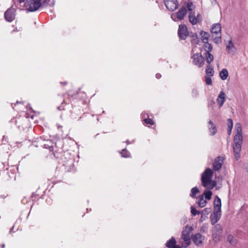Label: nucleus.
<instances>
[{"mask_svg": "<svg viewBox=\"0 0 248 248\" xmlns=\"http://www.w3.org/2000/svg\"><path fill=\"white\" fill-rule=\"evenodd\" d=\"M235 134L233 138V151L235 158L238 160L241 156L243 135L241 124L237 123L235 125Z\"/></svg>", "mask_w": 248, "mask_h": 248, "instance_id": "1", "label": "nucleus"}, {"mask_svg": "<svg viewBox=\"0 0 248 248\" xmlns=\"http://www.w3.org/2000/svg\"><path fill=\"white\" fill-rule=\"evenodd\" d=\"M214 171H204L202 175V182L204 187L212 189L217 185L215 181L212 180Z\"/></svg>", "mask_w": 248, "mask_h": 248, "instance_id": "2", "label": "nucleus"}, {"mask_svg": "<svg viewBox=\"0 0 248 248\" xmlns=\"http://www.w3.org/2000/svg\"><path fill=\"white\" fill-rule=\"evenodd\" d=\"M192 230L191 227L186 226L183 231L179 242L182 247L186 248L189 246L191 242L190 235Z\"/></svg>", "mask_w": 248, "mask_h": 248, "instance_id": "3", "label": "nucleus"}, {"mask_svg": "<svg viewBox=\"0 0 248 248\" xmlns=\"http://www.w3.org/2000/svg\"><path fill=\"white\" fill-rule=\"evenodd\" d=\"M211 33L214 42L219 43L221 42V26L220 24H216L213 25L211 29Z\"/></svg>", "mask_w": 248, "mask_h": 248, "instance_id": "4", "label": "nucleus"}, {"mask_svg": "<svg viewBox=\"0 0 248 248\" xmlns=\"http://www.w3.org/2000/svg\"><path fill=\"white\" fill-rule=\"evenodd\" d=\"M41 0H27L26 6L28 11L34 12L37 10L41 6Z\"/></svg>", "mask_w": 248, "mask_h": 248, "instance_id": "5", "label": "nucleus"}, {"mask_svg": "<svg viewBox=\"0 0 248 248\" xmlns=\"http://www.w3.org/2000/svg\"><path fill=\"white\" fill-rule=\"evenodd\" d=\"M192 63L199 68H201L204 64V58L201 53H197L191 56Z\"/></svg>", "mask_w": 248, "mask_h": 248, "instance_id": "6", "label": "nucleus"}, {"mask_svg": "<svg viewBox=\"0 0 248 248\" xmlns=\"http://www.w3.org/2000/svg\"><path fill=\"white\" fill-rule=\"evenodd\" d=\"M222 233V229L219 224H217L215 226L213 230V239L216 242H218L220 240V237Z\"/></svg>", "mask_w": 248, "mask_h": 248, "instance_id": "7", "label": "nucleus"}, {"mask_svg": "<svg viewBox=\"0 0 248 248\" xmlns=\"http://www.w3.org/2000/svg\"><path fill=\"white\" fill-rule=\"evenodd\" d=\"M188 18L189 22L192 25H196L197 23L201 22L202 20V16L200 13H198L196 16L194 12H189Z\"/></svg>", "mask_w": 248, "mask_h": 248, "instance_id": "8", "label": "nucleus"}, {"mask_svg": "<svg viewBox=\"0 0 248 248\" xmlns=\"http://www.w3.org/2000/svg\"><path fill=\"white\" fill-rule=\"evenodd\" d=\"M164 2L166 8L170 11H174L179 6L177 0H164Z\"/></svg>", "mask_w": 248, "mask_h": 248, "instance_id": "9", "label": "nucleus"}, {"mask_svg": "<svg viewBox=\"0 0 248 248\" xmlns=\"http://www.w3.org/2000/svg\"><path fill=\"white\" fill-rule=\"evenodd\" d=\"M178 34L180 38L183 40L186 39L188 35L187 27L184 24L179 25Z\"/></svg>", "mask_w": 248, "mask_h": 248, "instance_id": "10", "label": "nucleus"}, {"mask_svg": "<svg viewBox=\"0 0 248 248\" xmlns=\"http://www.w3.org/2000/svg\"><path fill=\"white\" fill-rule=\"evenodd\" d=\"M192 241L194 244L197 246H200L202 245L204 239V237L200 233H197L192 237Z\"/></svg>", "mask_w": 248, "mask_h": 248, "instance_id": "11", "label": "nucleus"}, {"mask_svg": "<svg viewBox=\"0 0 248 248\" xmlns=\"http://www.w3.org/2000/svg\"><path fill=\"white\" fill-rule=\"evenodd\" d=\"M224 157L222 156H218L215 160L213 167L214 170H219L222 165Z\"/></svg>", "mask_w": 248, "mask_h": 248, "instance_id": "12", "label": "nucleus"}, {"mask_svg": "<svg viewBox=\"0 0 248 248\" xmlns=\"http://www.w3.org/2000/svg\"><path fill=\"white\" fill-rule=\"evenodd\" d=\"M4 17L5 19L11 22L15 19V14L13 9H8L4 13Z\"/></svg>", "mask_w": 248, "mask_h": 248, "instance_id": "13", "label": "nucleus"}, {"mask_svg": "<svg viewBox=\"0 0 248 248\" xmlns=\"http://www.w3.org/2000/svg\"><path fill=\"white\" fill-rule=\"evenodd\" d=\"M221 202L220 199L217 196L215 199L214 202V211L221 213Z\"/></svg>", "mask_w": 248, "mask_h": 248, "instance_id": "14", "label": "nucleus"}, {"mask_svg": "<svg viewBox=\"0 0 248 248\" xmlns=\"http://www.w3.org/2000/svg\"><path fill=\"white\" fill-rule=\"evenodd\" d=\"M221 216L220 212L214 211L213 214L210 216L211 222L212 225H215L220 219Z\"/></svg>", "mask_w": 248, "mask_h": 248, "instance_id": "15", "label": "nucleus"}, {"mask_svg": "<svg viewBox=\"0 0 248 248\" xmlns=\"http://www.w3.org/2000/svg\"><path fill=\"white\" fill-rule=\"evenodd\" d=\"M186 9L185 7L182 6L180 9L176 13L177 19L182 20L184 19V17L186 14Z\"/></svg>", "mask_w": 248, "mask_h": 248, "instance_id": "16", "label": "nucleus"}, {"mask_svg": "<svg viewBox=\"0 0 248 248\" xmlns=\"http://www.w3.org/2000/svg\"><path fill=\"white\" fill-rule=\"evenodd\" d=\"M225 100V94L223 91H221L217 99L219 108H221L223 106Z\"/></svg>", "mask_w": 248, "mask_h": 248, "instance_id": "17", "label": "nucleus"}, {"mask_svg": "<svg viewBox=\"0 0 248 248\" xmlns=\"http://www.w3.org/2000/svg\"><path fill=\"white\" fill-rule=\"evenodd\" d=\"M211 212V208H206L204 209H203L201 212V217L200 219V221L201 222H203L206 218H207V216Z\"/></svg>", "mask_w": 248, "mask_h": 248, "instance_id": "18", "label": "nucleus"}, {"mask_svg": "<svg viewBox=\"0 0 248 248\" xmlns=\"http://www.w3.org/2000/svg\"><path fill=\"white\" fill-rule=\"evenodd\" d=\"M226 50L229 53H233L235 51V46L232 43V39H231L226 46Z\"/></svg>", "mask_w": 248, "mask_h": 248, "instance_id": "19", "label": "nucleus"}, {"mask_svg": "<svg viewBox=\"0 0 248 248\" xmlns=\"http://www.w3.org/2000/svg\"><path fill=\"white\" fill-rule=\"evenodd\" d=\"M197 203L200 207L202 208L206 205L207 204V201L206 199H204L203 195H200Z\"/></svg>", "mask_w": 248, "mask_h": 248, "instance_id": "20", "label": "nucleus"}, {"mask_svg": "<svg viewBox=\"0 0 248 248\" xmlns=\"http://www.w3.org/2000/svg\"><path fill=\"white\" fill-rule=\"evenodd\" d=\"M208 124H209V129L211 132V135H215L217 132L216 126L211 120H209L208 122Z\"/></svg>", "mask_w": 248, "mask_h": 248, "instance_id": "21", "label": "nucleus"}, {"mask_svg": "<svg viewBox=\"0 0 248 248\" xmlns=\"http://www.w3.org/2000/svg\"><path fill=\"white\" fill-rule=\"evenodd\" d=\"M206 76H213L214 75V71L213 66L211 64H208L206 67Z\"/></svg>", "mask_w": 248, "mask_h": 248, "instance_id": "22", "label": "nucleus"}, {"mask_svg": "<svg viewBox=\"0 0 248 248\" xmlns=\"http://www.w3.org/2000/svg\"><path fill=\"white\" fill-rule=\"evenodd\" d=\"M205 58L206 62L208 64H210L211 62L214 60V56L210 52H205Z\"/></svg>", "mask_w": 248, "mask_h": 248, "instance_id": "23", "label": "nucleus"}, {"mask_svg": "<svg viewBox=\"0 0 248 248\" xmlns=\"http://www.w3.org/2000/svg\"><path fill=\"white\" fill-rule=\"evenodd\" d=\"M176 245V240L174 237H172L171 239L168 241L166 244L167 248H172Z\"/></svg>", "mask_w": 248, "mask_h": 248, "instance_id": "24", "label": "nucleus"}, {"mask_svg": "<svg viewBox=\"0 0 248 248\" xmlns=\"http://www.w3.org/2000/svg\"><path fill=\"white\" fill-rule=\"evenodd\" d=\"M201 35L202 36V41L203 43L208 42L209 34L205 31H201Z\"/></svg>", "mask_w": 248, "mask_h": 248, "instance_id": "25", "label": "nucleus"}, {"mask_svg": "<svg viewBox=\"0 0 248 248\" xmlns=\"http://www.w3.org/2000/svg\"><path fill=\"white\" fill-rule=\"evenodd\" d=\"M219 76L222 80H225L228 76V72L226 69H223L219 73Z\"/></svg>", "mask_w": 248, "mask_h": 248, "instance_id": "26", "label": "nucleus"}, {"mask_svg": "<svg viewBox=\"0 0 248 248\" xmlns=\"http://www.w3.org/2000/svg\"><path fill=\"white\" fill-rule=\"evenodd\" d=\"M204 45L203 46V48L205 51V52H210L212 50V45L208 43V42L203 43Z\"/></svg>", "mask_w": 248, "mask_h": 248, "instance_id": "27", "label": "nucleus"}, {"mask_svg": "<svg viewBox=\"0 0 248 248\" xmlns=\"http://www.w3.org/2000/svg\"><path fill=\"white\" fill-rule=\"evenodd\" d=\"M202 195H203V197L206 200H210L211 199L212 195V192L210 190H205Z\"/></svg>", "mask_w": 248, "mask_h": 248, "instance_id": "28", "label": "nucleus"}, {"mask_svg": "<svg viewBox=\"0 0 248 248\" xmlns=\"http://www.w3.org/2000/svg\"><path fill=\"white\" fill-rule=\"evenodd\" d=\"M120 153L123 157L127 158L130 157V153L126 149H123Z\"/></svg>", "mask_w": 248, "mask_h": 248, "instance_id": "29", "label": "nucleus"}, {"mask_svg": "<svg viewBox=\"0 0 248 248\" xmlns=\"http://www.w3.org/2000/svg\"><path fill=\"white\" fill-rule=\"evenodd\" d=\"M199 192V190L197 187H193L191 190L190 196L192 198L195 197V195Z\"/></svg>", "mask_w": 248, "mask_h": 248, "instance_id": "30", "label": "nucleus"}, {"mask_svg": "<svg viewBox=\"0 0 248 248\" xmlns=\"http://www.w3.org/2000/svg\"><path fill=\"white\" fill-rule=\"evenodd\" d=\"M228 241L232 245H234L236 243V240L234 239L232 235H229L227 238Z\"/></svg>", "mask_w": 248, "mask_h": 248, "instance_id": "31", "label": "nucleus"}, {"mask_svg": "<svg viewBox=\"0 0 248 248\" xmlns=\"http://www.w3.org/2000/svg\"><path fill=\"white\" fill-rule=\"evenodd\" d=\"M190 209L191 213L194 216H195L197 215H199L201 213L200 211L197 210L193 206H191Z\"/></svg>", "mask_w": 248, "mask_h": 248, "instance_id": "32", "label": "nucleus"}, {"mask_svg": "<svg viewBox=\"0 0 248 248\" xmlns=\"http://www.w3.org/2000/svg\"><path fill=\"white\" fill-rule=\"evenodd\" d=\"M186 7L187 8L188 11H189V12H193L192 11H193V9L195 8L192 2H188L186 4Z\"/></svg>", "mask_w": 248, "mask_h": 248, "instance_id": "33", "label": "nucleus"}, {"mask_svg": "<svg viewBox=\"0 0 248 248\" xmlns=\"http://www.w3.org/2000/svg\"><path fill=\"white\" fill-rule=\"evenodd\" d=\"M212 76H205V80L206 84L207 85H211L212 83V79L211 78Z\"/></svg>", "mask_w": 248, "mask_h": 248, "instance_id": "34", "label": "nucleus"}, {"mask_svg": "<svg viewBox=\"0 0 248 248\" xmlns=\"http://www.w3.org/2000/svg\"><path fill=\"white\" fill-rule=\"evenodd\" d=\"M228 129H232L233 127V122L232 119H228Z\"/></svg>", "mask_w": 248, "mask_h": 248, "instance_id": "35", "label": "nucleus"}, {"mask_svg": "<svg viewBox=\"0 0 248 248\" xmlns=\"http://www.w3.org/2000/svg\"><path fill=\"white\" fill-rule=\"evenodd\" d=\"M241 168L243 170H248V163L243 162L241 164Z\"/></svg>", "mask_w": 248, "mask_h": 248, "instance_id": "36", "label": "nucleus"}, {"mask_svg": "<svg viewBox=\"0 0 248 248\" xmlns=\"http://www.w3.org/2000/svg\"><path fill=\"white\" fill-rule=\"evenodd\" d=\"M144 121L146 124H150L151 125H153L154 124V122H153L152 119L150 118L145 119L144 120Z\"/></svg>", "mask_w": 248, "mask_h": 248, "instance_id": "37", "label": "nucleus"}, {"mask_svg": "<svg viewBox=\"0 0 248 248\" xmlns=\"http://www.w3.org/2000/svg\"><path fill=\"white\" fill-rule=\"evenodd\" d=\"M192 95L194 97H196L199 95V92L196 89H193L192 91Z\"/></svg>", "mask_w": 248, "mask_h": 248, "instance_id": "38", "label": "nucleus"}, {"mask_svg": "<svg viewBox=\"0 0 248 248\" xmlns=\"http://www.w3.org/2000/svg\"><path fill=\"white\" fill-rule=\"evenodd\" d=\"M7 174L9 175V177H11V175H12L14 177V180H16V175H15L14 171H9L8 172H7Z\"/></svg>", "mask_w": 248, "mask_h": 248, "instance_id": "39", "label": "nucleus"}, {"mask_svg": "<svg viewBox=\"0 0 248 248\" xmlns=\"http://www.w3.org/2000/svg\"><path fill=\"white\" fill-rule=\"evenodd\" d=\"M193 38H195V39H193L192 40V43H197V42L199 41L197 35L196 34L195 35H193Z\"/></svg>", "mask_w": 248, "mask_h": 248, "instance_id": "40", "label": "nucleus"}, {"mask_svg": "<svg viewBox=\"0 0 248 248\" xmlns=\"http://www.w3.org/2000/svg\"><path fill=\"white\" fill-rule=\"evenodd\" d=\"M215 104V102L213 100H211L209 101L208 106L209 107L213 106Z\"/></svg>", "mask_w": 248, "mask_h": 248, "instance_id": "41", "label": "nucleus"}, {"mask_svg": "<svg viewBox=\"0 0 248 248\" xmlns=\"http://www.w3.org/2000/svg\"><path fill=\"white\" fill-rule=\"evenodd\" d=\"M41 146H43L44 148H47L48 147H49L50 148H52V146H49L48 144H41Z\"/></svg>", "mask_w": 248, "mask_h": 248, "instance_id": "42", "label": "nucleus"}, {"mask_svg": "<svg viewBox=\"0 0 248 248\" xmlns=\"http://www.w3.org/2000/svg\"><path fill=\"white\" fill-rule=\"evenodd\" d=\"M42 141H45L44 139L42 137H40L37 139V142L40 143V144L41 143Z\"/></svg>", "mask_w": 248, "mask_h": 248, "instance_id": "43", "label": "nucleus"}, {"mask_svg": "<svg viewBox=\"0 0 248 248\" xmlns=\"http://www.w3.org/2000/svg\"><path fill=\"white\" fill-rule=\"evenodd\" d=\"M155 77L157 79H159L161 77V75L160 74L157 73L156 74Z\"/></svg>", "mask_w": 248, "mask_h": 248, "instance_id": "44", "label": "nucleus"}, {"mask_svg": "<svg viewBox=\"0 0 248 248\" xmlns=\"http://www.w3.org/2000/svg\"><path fill=\"white\" fill-rule=\"evenodd\" d=\"M231 132H232V129H228V134L229 135H230L231 134Z\"/></svg>", "mask_w": 248, "mask_h": 248, "instance_id": "45", "label": "nucleus"}, {"mask_svg": "<svg viewBox=\"0 0 248 248\" xmlns=\"http://www.w3.org/2000/svg\"><path fill=\"white\" fill-rule=\"evenodd\" d=\"M181 248V247L179 245H175L173 248Z\"/></svg>", "mask_w": 248, "mask_h": 248, "instance_id": "46", "label": "nucleus"}, {"mask_svg": "<svg viewBox=\"0 0 248 248\" xmlns=\"http://www.w3.org/2000/svg\"><path fill=\"white\" fill-rule=\"evenodd\" d=\"M19 3L23 2L25 1V0H18Z\"/></svg>", "mask_w": 248, "mask_h": 248, "instance_id": "47", "label": "nucleus"}, {"mask_svg": "<svg viewBox=\"0 0 248 248\" xmlns=\"http://www.w3.org/2000/svg\"><path fill=\"white\" fill-rule=\"evenodd\" d=\"M14 232V227H12V228H11V229L10 230V232Z\"/></svg>", "mask_w": 248, "mask_h": 248, "instance_id": "48", "label": "nucleus"}, {"mask_svg": "<svg viewBox=\"0 0 248 248\" xmlns=\"http://www.w3.org/2000/svg\"><path fill=\"white\" fill-rule=\"evenodd\" d=\"M204 170L208 171V170H212L210 168H206Z\"/></svg>", "mask_w": 248, "mask_h": 248, "instance_id": "49", "label": "nucleus"}, {"mask_svg": "<svg viewBox=\"0 0 248 248\" xmlns=\"http://www.w3.org/2000/svg\"><path fill=\"white\" fill-rule=\"evenodd\" d=\"M66 83H67L66 82H61V84H64L65 85V84H66Z\"/></svg>", "mask_w": 248, "mask_h": 248, "instance_id": "50", "label": "nucleus"}, {"mask_svg": "<svg viewBox=\"0 0 248 248\" xmlns=\"http://www.w3.org/2000/svg\"><path fill=\"white\" fill-rule=\"evenodd\" d=\"M46 141L47 142H49V143H51L50 140H47Z\"/></svg>", "mask_w": 248, "mask_h": 248, "instance_id": "51", "label": "nucleus"}, {"mask_svg": "<svg viewBox=\"0 0 248 248\" xmlns=\"http://www.w3.org/2000/svg\"><path fill=\"white\" fill-rule=\"evenodd\" d=\"M4 247H5V245H4V244H3V245H2V248H4Z\"/></svg>", "mask_w": 248, "mask_h": 248, "instance_id": "52", "label": "nucleus"}, {"mask_svg": "<svg viewBox=\"0 0 248 248\" xmlns=\"http://www.w3.org/2000/svg\"><path fill=\"white\" fill-rule=\"evenodd\" d=\"M126 142L127 144H129V141H128V140H127Z\"/></svg>", "mask_w": 248, "mask_h": 248, "instance_id": "53", "label": "nucleus"}]
</instances>
